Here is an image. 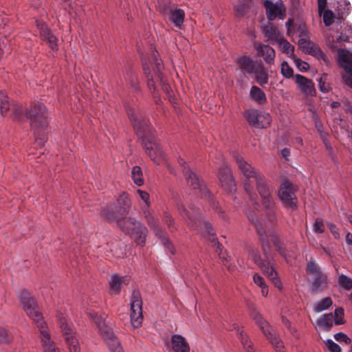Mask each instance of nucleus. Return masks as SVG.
I'll use <instances>...</instances> for the list:
<instances>
[{"mask_svg": "<svg viewBox=\"0 0 352 352\" xmlns=\"http://www.w3.org/2000/svg\"><path fill=\"white\" fill-rule=\"evenodd\" d=\"M248 220L256 228L257 234L261 243V247L265 259L261 258L258 252L251 249L249 250L248 256L257 267L263 271V274L272 280L275 287L278 289L282 288V283L278 276L277 272L274 269L275 261L271 252V245L269 243L267 236L265 234V230L262 227L261 222L258 219L256 212L250 208L243 209Z\"/></svg>", "mask_w": 352, "mask_h": 352, "instance_id": "nucleus-1", "label": "nucleus"}, {"mask_svg": "<svg viewBox=\"0 0 352 352\" xmlns=\"http://www.w3.org/2000/svg\"><path fill=\"white\" fill-rule=\"evenodd\" d=\"M126 111L138 135L142 138L146 152L151 160L156 164L165 162L164 153L153 136L149 121L138 108L127 107Z\"/></svg>", "mask_w": 352, "mask_h": 352, "instance_id": "nucleus-2", "label": "nucleus"}, {"mask_svg": "<svg viewBox=\"0 0 352 352\" xmlns=\"http://www.w3.org/2000/svg\"><path fill=\"white\" fill-rule=\"evenodd\" d=\"M19 297L23 310L29 318L37 324L41 334V342L43 352H60L59 349L51 339L46 323L43 320V314L36 300L27 291L21 292Z\"/></svg>", "mask_w": 352, "mask_h": 352, "instance_id": "nucleus-3", "label": "nucleus"}, {"mask_svg": "<svg viewBox=\"0 0 352 352\" xmlns=\"http://www.w3.org/2000/svg\"><path fill=\"white\" fill-rule=\"evenodd\" d=\"M151 54L148 58V63H143L144 71L148 78V87L155 99V102L159 104L160 99L157 98L155 91L157 86H161L162 89L168 92L169 85L164 78L162 69L164 65L159 58V53L153 46H151Z\"/></svg>", "mask_w": 352, "mask_h": 352, "instance_id": "nucleus-4", "label": "nucleus"}, {"mask_svg": "<svg viewBox=\"0 0 352 352\" xmlns=\"http://www.w3.org/2000/svg\"><path fill=\"white\" fill-rule=\"evenodd\" d=\"M234 157L239 169L245 178L243 180L244 190L252 204L258 208L259 204L257 201V195L254 192L253 182H256L257 186L267 179L261 172L256 170L251 163L245 160L241 156L235 155Z\"/></svg>", "mask_w": 352, "mask_h": 352, "instance_id": "nucleus-5", "label": "nucleus"}, {"mask_svg": "<svg viewBox=\"0 0 352 352\" xmlns=\"http://www.w3.org/2000/svg\"><path fill=\"white\" fill-rule=\"evenodd\" d=\"M237 63L244 73L252 75L253 78L260 86L268 83L269 74L262 63L254 60L249 56H243L237 58Z\"/></svg>", "mask_w": 352, "mask_h": 352, "instance_id": "nucleus-6", "label": "nucleus"}, {"mask_svg": "<svg viewBox=\"0 0 352 352\" xmlns=\"http://www.w3.org/2000/svg\"><path fill=\"white\" fill-rule=\"evenodd\" d=\"M118 226L120 230L133 236L135 242L143 246L146 242L148 233L146 227L134 217H124L122 221H118Z\"/></svg>", "mask_w": 352, "mask_h": 352, "instance_id": "nucleus-7", "label": "nucleus"}, {"mask_svg": "<svg viewBox=\"0 0 352 352\" xmlns=\"http://www.w3.org/2000/svg\"><path fill=\"white\" fill-rule=\"evenodd\" d=\"M26 116L30 120L35 135H41L49 123L48 113L45 106L42 104H35L27 110Z\"/></svg>", "mask_w": 352, "mask_h": 352, "instance_id": "nucleus-8", "label": "nucleus"}, {"mask_svg": "<svg viewBox=\"0 0 352 352\" xmlns=\"http://www.w3.org/2000/svg\"><path fill=\"white\" fill-rule=\"evenodd\" d=\"M250 314L263 331L266 338L274 346L277 352H283V342L276 330L263 318L262 315L254 307L250 308Z\"/></svg>", "mask_w": 352, "mask_h": 352, "instance_id": "nucleus-9", "label": "nucleus"}, {"mask_svg": "<svg viewBox=\"0 0 352 352\" xmlns=\"http://www.w3.org/2000/svg\"><path fill=\"white\" fill-rule=\"evenodd\" d=\"M256 188L268 220L270 222H274L276 220V212L275 201L272 195L273 188L267 180L257 186Z\"/></svg>", "mask_w": 352, "mask_h": 352, "instance_id": "nucleus-10", "label": "nucleus"}, {"mask_svg": "<svg viewBox=\"0 0 352 352\" xmlns=\"http://www.w3.org/2000/svg\"><path fill=\"white\" fill-rule=\"evenodd\" d=\"M58 321L69 351L80 352V346L72 327V322L62 314H58Z\"/></svg>", "mask_w": 352, "mask_h": 352, "instance_id": "nucleus-11", "label": "nucleus"}, {"mask_svg": "<svg viewBox=\"0 0 352 352\" xmlns=\"http://www.w3.org/2000/svg\"><path fill=\"white\" fill-rule=\"evenodd\" d=\"M307 271L313 277L311 289L313 292H320L328 286L327 276L324 274L318 264L311 257L307 263Z\"/></svg>", "mask_w": 352, "mask_h": 352, "instance_id": "nucleus-12", "label": "nucleus"}, {"mask_svg": "<svg viewBox=\"0 0 352 352\" xmlns=\"http://www.w3.org/2000/svg\"><path fill=\"white\" fill-rule=\"evenodd\" d=\"M98 327V331L106 342L111 352H124L120 340L114 335L112 329L109 327L104 320L96 318L95 321Z\"/></svg>", "mask_w": 352, "mask_h": 352, "instance_id": "nucleus-13", "label": "nucleus"}, {"mask_svg": "<svg viewBox=\"0 0 352 352\" xmlns=\"http://www.w3.org/2000/svg\"><path fill=\"white\" fill-rule=\"evenodd\" d=\"M131 314L130 319L133 328H138L143 321L142 301L139 292L134 291L130 300Z\"/></svg>", "mask_w": 352, "mask_h": 352, "instance_id": "nucleus-14", "label": "nucleus"}, {"mask_svg": "<svg viewBox=\"0 0 352 352\" xmlns=\"http://www.w3.org/2000/svg\"><path fill=\"white\" fill-rule=\"evenodd\" d=\"M183 173L185 175L187 183L195 191L194 193L202 198L209 199L210 197V193L206 188V186L202 184L197 174L193 173L187 167H185L184 169H183Z\"/></svg>", "mask_w": 352, "mask_h": 352, "instance_id": "nucleus-15", "label": "nucleus"}, {"mask_svg": "<svg viewBox=\"0 0 352 352\" xmlns=\"http://www.w3.org/2000/svg\"><path fill=\"white\" fill-rule=\"evenodd\" d=\"M245 115L249 124L254 127L265 129L270 126L271 116L268 113L256 109H248Z\"/></svg>", "mask_w": 352, "mask_h": 352, "instance_id": "nucleus-16", "label": "nucleus"}, {"mask_svg": "<svg viewBox=\"0 0 352 352\" xmlns=\"http://www.w3.org/2000/svg\"><path fill=\"white\" fill-rule=\"evenodd\" d=\"M263 6L269 21H274L276 18L281 20L285 19L286 16V7L283 1L278 0L276 2L273 3L270 0H265L263 2Z\"/></svg>", "mask_w": 352, "mask_h": 352, "instance_id": "nucleus-17", "label": "nucleus"}, {"mask_svg": "<svg viewBox=\"0 0 352 352\" xmlns=\"http://www.w3.org/2000/svg\"><path fill=\"white\" fill-rule=\"evenodd\" d=\"M278 196L286 207L292 209H296L297 208L296 196L294 190V187L288 181L284 182L280 186Z\"/></svg>", "mask_w": 352, "mask_h": 352, "instance_id": "nucleus-18", "label": "nucleus"}, {"mask_svg": "<svg viewBox=\"0 0 352 352\" xmlns=\"http://www.w3.org/2000/svg\"><path fill=\"white\" fill-rule=\"evenodd\" d=\"M150 203L144 204V205L141 206V209L142 212L146 219L147 223L151 230H153L155 235L157 236L160 239L162 243L166 245L168 248H170V243L168 242V239L164 235L163 231L162 230L160 226L157 223L156 219L150 214L149 212Z\"/></svg>", "mask_w": 352, "mask_h": 352, "instance_id": "nucleus-19", "label": "nucleus"}, {"mask_svg": "<svg viewBox=\"0 0 352 352\" xmlns=\"http://www.w3.org/2000/svg\"><path fill=\"white\" fill-rule=\"evenodd\" d=\"M217 176L223 189L228 192L236 191V185L229 166L223 163L219 168Z\"/></svg>", "mask_w": 352, "mask_h": 352, "instance_id": "nucleus-20", "label": "nucleus"}, {"mask_svg": "<svg viewBox=\"0 0 352 352\" xmlns=\"http://www.w3.org/2000/svg\"><path fill=\"white\" fill-rule=\"evenodd\" d=\"M294 80L298 89L304 95L307 97L315 96V85L311 79H309L302 75L296 74L294 76Z\"/></svg>", "mask_w": 352, "mask_h": 352, "instance_id": "nucleus-21", "label": "nucleus"}, {"mask_svg": "<svg viewBox=\"0 0 352 352\" xmlns=\"http://www.w3.org/2000/svg\"><path fill=\"white\" fill-rule=\"evenodd\" d=\"M37 27L40 30L41 37L47 42L49 47L53 51L58 50L56 37L52 33L47 26L42 22H37Z\"/></svg>", "mask_w": 352, "mask_h": 352, "instance_id": "nucleus-22", "label": "nucleus"}, {"mask_svg": "<svg viewBox=\"0 0 352 352\" xmlns=\"http://www.w3.org/2000/svg\"><path fill=\"white\" fill-rule=\"evenodd\" d=\"M164 16H168V19L175 27L180 28L184 21L185 13L182 9L171 7L164 8L163 10Z\"/></svg>", "mask_w": 352, "mask_h": 352, "instance_id": "nucleus-23", "label": "nucleus"}, {"mask_svg": "<svg viewBox=\"0 0 352 352\" xmlns=\"http://www.w3.org/2000/svg\"><path fill=\"white\" fill-rule=\"evenodd\" d=\"M130 278L128 276H122L118 274H112L109 280V294L111 295H118L120 293L123 285L129 284Z\"/></svg>", "mask_w": 352, "mask_h": 352, "instance_id": "nucleus-24", "label": "nucleus"}, {"mask_svg": "<svg viewBox=\"0 0 352 352\" xmlns=\"http://www.w3.org/2000/svg\"><path fill=\"white\" fill-rule=\"evenodd\" d=\"M338 63L344 69V71L352 76V55L342 48L338 50Z\"/></svg>", "mask_w": 352, "mask_h": 352, "instance_id": "nucleus-25", "label": "nucleus"}, {"mask_svg": "<svg viewBox=\"0 0 352 352\" xmlns=\"http://www.w3.org/2000/svg\"><path fill=\"white\" fill-rule=\"evenodd\" d=\"M131 207V201L128 194L123 192L122 193L116 201L115 208L119 215L122 217L126 216L129 212Z\"/></svg>", "mask_w": 352, "mask_h": 352, "instance_id": "nucleus-26", "label": "nucleus"}, {"mask_svg": "<svg viewBox=\"0 0 352 352\" xmlns=\"http://www.w3.org/2000/svg\"><path fill=\"white\" fill-rule=\"evenodd\" d=\"M201 230L206 234L208 236V238L210 240V241L212 243L213 245L217 248V252H218V254L219 255V257L222 259V260H226V258L223 256H221V250L223 248V246L221 245V244H220V243L217 240L216 237H215V232H214V229L212 228V226L210 225V223H208V221H204L201 223Z\"/></svg>", "mask_w": 352, "mask_h": 352, "instance_id": "nucleus-27", "label": "nucleus"}, {"mask_svg": "<svg viewBox=\"0 0 352 352\" xmlns=\"http://www.w3.org/2000/svg\"><path fill=\"white\" fill-rule=\"evenodd\" d=\"M257 54L263 57L264 61L267 65H272L274 63L275 51L269 45L258 44L256 47Z\"/></svg>", "mask_w": 352, "mask_h": 352, "instance_id": "nucleus-28", "label": "nucleus"}, {"mask_svg": "<svg viewBox=\"0 0 352 352\" xmlns=\"http://www.w3.org/2000/svg\"><path fill=\"white\" fill-rule=\"evenodd\" d=\"M170 342L174 352H190V346L186 338L182 335H173Z\"/></svg>", "mask_w": 352, "mask_h": 352, "instance_id": "nucleus-29", "label": "nucleus"}, {"mask_svg": "<svg viewBox=\"0 0 352 352\" xmlns=\"http://www.w3.org/2000/svg\"><path fill=\"white\" fill-rule=\"evenodd\" d=\"M262 32L268 41L272 43L278 42L281 38L278 28L272 23L262 27Z\"/></svg>", "mask_w": 352, "mask_h": 352, "instance_id": "nucleus-30", "label": "nucleus"}, {"mask_svg": "<svg viewBox=\"0 0 352 352\" xmlns=\"http://www.w3.org/2000/svg\"><path fill=\"white\" fill-rule=\"evenodd\" d=\"M265 234L267 233L265 232ZM266 235L267 236L269 241V237H270V239L278 254L283 257H286L287 250L286 248L284 247L283 242L282 241L280 236L278 234H276L275 232L273 230L269 232V235Z\"/></svg>", "mask_w": 352, "mask_h": 352, "instance_id": "nucleus-31", "label": "nucleus"}, {"mask_svg": "<svg viewBox=\"0 0 352 352\" xmlns=\"http://www.w3.org/2000/svg\"><path fill=\"white\" fill-rule=\"evenodd\" d=\"M250 98L258 104H265L267 98L264 91L257 86L253 85L250 91Z\"/></svg>", "mask_w": 352, "mask_h": 352, "instance_id": "nucleus-32", "label": "nucleus"}, {"mask_svg": "<svg viewBox=\"0 0 352 352\" xmlns=\"http://www.w3.org/2000/svg\"><path fill=\"white\" fill-rule=\"evenodd\" d=\"M102 217L109 221H116L118 224V221H122L124 217L119 215L115 208V206H107L102 210Z\"/></svg>", "mask_w": 352, "mask_h": 352, "instance_id": "nucleus-33", "label": "nucleus"}, {"mask_svg": "<svg viewBox=\"0 0 352 352\" xmlns=\"http://www.w3.org/2000/svg\"><path fill=\"white\" fill-rule=\"evenodd\" d=\"M234 329L236 331L237 335L241 344L246 352H253L252 343L249 339V337L245 333H243V331L237 324H234Z\"/></svg>", "mask_w": 352, "mask_h": 352, "instance_id": "nucleus-34", "label": "nucleus"}, {"mask_svg": "<svg viewBox=\"0 0 352 352\" xmlns=\"http://www.w3.org/2000/svg\"><path fill=\"white\" fill-rule=\"evenodd\" d=\"M333 316L332 314H324L316 321V324L323 329H329L333 326Z\"/></svg>", "mask_w": 352, "mask_h": 352, "instance_id": "nucleus-35", "label": "nucleus"}, {"mask_svg": "<svg viewBox=\"0 0 352 352\" xmlns=\"http://www.w3.org/2000/svg\"><path fill=\"white\" fill-rule=\"evenodd\" d=\"M332 303L331 298L325 297L314 304V311L316 313L324 311L329 308L332 305Z\"/></svg>", "mask_w": 352, "mask_h": 352, "instance_id": "nucleus-36", "label": "nucleus"}, {"mask_svg": "<svg viewBox=\"0 0 352 352\" xmlns=\"http://www.w3.org/2000/svg\"><path fill=\"white\" fill-rule=\"evenodd\" d=\"M253 281L254 284L261 287V294L263 296H267L268 294V287L266 285L263 277L258 273H256L253 276Z\"/></svg>", "mask_w": 352, "mask_h": 352, "instance_id": "nucleus-37", "label": "nucleus"}, {"mask_svg": "<svg viewBox=\"0 0 352 352\" xmlns=\"http://www.w3.org/2000/svg\"><path fill=\"white\" fill-rule=\"evenodd\" d=\"M143 173L139 166H135L131 170V177L133 182L138 186L144 184Z\"/></svg>", "mask_w": 352, "mask_h": 352, "instance_id": "nucleus-38", "label": "nucleus"}, {"mask_svg": "<svg viewBox=\"0 0 352 352\" xmlns=\"http://www.w3.org/2000/svg\"><path fill=\"white\" fill-rule=\"evenodd\" d=\"M250 1L251 0H240L239 3L234 6L235 15L238 17L244 16L250 6Z\"/></svg>", "mask_w": 352, "mask_h": 352, "instance_id": "nucleus-39", "label": "nucleus"}, {"mask_svg": "<svg viewBox=\"0 0 352 352\" xmlns=\"http://www.w3.org/2000/svg\"><path fill=\"white\" fill-rule=\"evenodd\" d=\"M279 46L281 47L283 52L287 54L289 57H294V47L290 44L286 39L280 38L278 40Z\"/></svg>", "mask_w": 352, "mask_h": 352, "instance_id": "nucleus-40", "label": "nucleus"}, {"mask_svg": "<svg viewBox=\"0 0 352 352\" xmlns=\"http://www.w3.org/2000/svg\"><path fill=\"white\" fill-rule=\"evenodd\" d=\"M338 285L345 290L349 291L352 289V279L342 274L338 276Z\"/></svg>", "mask_w": 352, "mask_h": 352, "instance_id": "nucleus-41", "label": "nucleus"}, {"mask_svg": "<svg viewBox=\"0 0 352 352\" xmlns=\"http://www.w3.org/2000/svg\"><path fill=\"white\" fill-rule=\"evenodd\" d=\"M298 44L305 54H309V51L311 50V48L315 45L311 41L307 40L306 38H300Z\"/></svg>", "mask_w": 352, "mask_h": 352, "instance_id": "nucleus-42", "label": "nucleus"}, {"mask_svg": "<svg viewBox=\"0 0 352 352\" xmlns=\"http://www.w3.org/2000/svg\"><path fill=\"white\" fill-rule=\"evenodd\" d=\"M344 309L342 307L336 308L334 311V318H333L335 324H343L345 322L344 319Z\"/></svg>", "mask_w": 352, "mask_h": 352, "instance_id": "nucleus-43", "label": "nucleus"}, {"mask_svg": "<svg viewBox=\"0 0 352 352\" xmlns=\"http://www.w3.org/2000/svg\"><path fill=\"white\" fill-rule=\"evenodd\" d=\"M308 54H311L316 57L318 59H322L325 63H327L328 60V58L325 55V54L320 47H317L316 45H314V47L311 48V50L309 51Z\"/></svg>", "mask_w": 352, "mask_h": 352, "instance_id": "nucleus-44", "label": "nucleus"}, {"mask_svg": "<svg viewBox=\"0 0 352 352\" xmlns=\"http://www.w3.org/2000/svg\"><path fill=\"white\" fill-rule=\"evenodd\" d=\"M327 78V75L324 74L318 80V88L320 90V91H322L323 93H327L331 89V87H330L329 84L326 82Z\"/></svg>", "mask_w": 352, "mask_h": 352, "instance_id": "nucleus-45", "label": "nucleus"}, {"mask_svg": "<svg viewBox=\"0 0 352 352\" xmlns=\"http://www.w3.org/2000/svg\"><path fill=\"white\" fill-rule=\"evenodd\" d=\"M322 12L323 21L325 26H330L333 23V19L335 17L333 12L330 10H324Z\"/></svg>", "mask_w": 352, "mask_h": 352, "instance_id": "nucleus-46", "label": "nucleus"}, {"mask_svg": "<svg viewBox=\"0 0 352 352\" xmlns=\"http://www.w3.org/2000/svg\"><path fill=\"white\" fill-rule=\"evenodd\" d=\"M294 32L298 34V36L300 37V38L308 37V30L305 24L303 23L294 25L293 33Z\"/></svg>", "mask_w": 352, "mask_h": 352, "instance_id": "nucleus-47", "label": "nucleus"}, {"mask_svg": "<svg viewBox=\"0 0 352 352\" xmlns=\"http://www.w3.org/2000/svg\"><path fill=\"white\" fill-rule=\"evenodd\" d=\"M280 72L281 74L286 78H289L292 77L294 74L293 69L289 65V64L286 61H283L281 63Z\"/></svg>", "mask_w": 352, "mask_h": 352, "instance_id": "nucleus-48", "label": "nucleus"}, {"mask_svg": "<svg viewBox=\"0 0 352 352\" xmlns=\"http://www.w3.org/2000/svg\"><path fill=\"white\" fill-rule=\"evenodd\" d=\"M313 231L315 233H323L324 225L322 219H316L313 224Z\"/></svg>", "mask_w": 352, "mask_h": 352, "instance_id": "nucleus-49", "label": "nucleus"}, {"mask_svg": "<svg viewBox=\"0 0 352 352\" xmlns=\"http://www.w3.org/2000/svg\"><path fill=\"white\" fill-rule=\"evenodd\" d=\"M294 60L296 66L301 72H307L309 69V65L307 62L303 61L300 58H298L296 56L294 57Z\"/></svg>", "mask_w": 352, "mask_h": 352, "instance_id": "nucleus-50", "label": "nucleus"}, {"mask_svg": "<svg viewBox=\"0 0 352 352\" xmlns=\"http://www.w3.org/2000/svg\"><path fill=\"white\" fill-rule=\"evenodd\" d=\"M334 338L336 341L339 342H344L346 344L351 343V339L347 336L346 334L339 332L334 335Z\"/></svg>", "mask_w": 352, "mask_h": 352, "instance_id": "nucleus-51", "label": "nucleus"}, {"mask_svg": "<svg viewBox=\"0 0 352 352\" xmlns=\"http://www.w3.org/2000/svg\"><path fill=\"white\" fill-rule=\"evenodd\" d=\"M325 344L330 352H341L340 346L331 339H327Z\"/></svg>", "mask_w": 352, "mask_h": 352, "instance_id": "nucleus-52", "label": "nucleus"}, {"mask_svg": "<svg viewBox=\"0 0 352 352\" xmlns=\"http://www.w3.org/2000/svg\"><path fill=\"white\" fill-rule=\"evenodd\" d=\"M164 221L171 232L177 229L174 219L167 212L164 214Z\"/></svg>", "mask_w": 352, "mask_h": 352, "instance_id": "nucleus-53", "label": "nucleus"}, {"mask_svg": "<svg viewBox=\"0 0 352 352\" xmlns=\"http://www.w3.org/2000/svg\"><path fill=\"white\" fill-rule=\"evenodd\" d=\"M336 41L340 44H344L345 43H352L351 36H349L346 32H341L340 35L336 38Z\"/></svg>", "mask_w": 352, "mask_h": 352, "instance_id": "nucleus-54", "label": "nucleus"}, {"mask_svg": "<svg viewBox=\"0 0 352 352\" xmlns=\"http://www.w3.org/2000/svg\"><path fill=\"white\" fill-rule=\"evenodd\" d=\"M11 340V338L8 336L6 329L0 327V343H8Z\"/></svg>", "mask_w": 352, "mask_h": 352, "instance_id": "nucleus-55", "label": "nucleus"}, {"mask_svg": "<svg viewBox=\"0 0 352 352\" xmlns=\"http://www.w3.org/2000/svg\"><path fill=\"white\" fill-rule=\"evenodd\" d=\"M10 109V103L7 98L1 100L0 103V111L3 116L6 115Z\"/></svg>", "mask_w": 352, "mask_h": 352, "instance_id": "nucleus-56", "label": "nucleus"}, {"mask_svg": "<svg viewBox=\"0 0 352 352\" xmlns=\"http://www.w3.org/2000/svg\"><path fill=\"white\" fill-rule=\"evenodd\" d=\"M327 226H328L331 232L333 235V236L336 239H339L340 238V233H339V230L337 228L336 226L334 223H331V222L327 223Z\"/></svg>", "mask_w": 352, "mask_h": 352, "instance_id": "nucleus-57", "label": "nucleus"}, {"mask_svg": "<svg viewBox=\"0 0 352 352\" xmlns=\"http://www.w3.org/2000/svg\"><path fill=\"white\" fill-rule=\"evenodd\" d=\"M138 194L139 195L140 199L144 201V204L150 203L149 199L150 195L148 192L144 190L138 189L137 190Z\"/></svg>", "mask_w": 352, "mask_h": 352, "instance_id": "nucleus-58", "label": "nucleus"}, {"mask_svg": "<svg viewBox=\"0 0 352 352\" xmlns=\"http://www.w3.org/2000/svg\"><path fill=\"white\" fill-rule=\"evenodd\" d=\"M293 19H289L285 23V25L287 27V34L288 36H292L293 35V30H294V25H293Z\"/></svg>", "mask_w": 352, "mask_h": 352, "instance_id": "nucleus-59", "label": "nucleus"}, {"mask_svg": "<svg viewBox=\"0 0 352 352\" xmlns=\"http://www.w3.org/2000/svg\"><path fill=\"white\" fill-rule=\"evenodd\" d=\"M313 117L314 118V124H315L316 129H317V131L319 133H322V131H323V126H322V122L319 120V119L318 118V117L316 114H314Z\"/></svg>", "mask_w": 352, "mask_h": 352, "instance_id": "nucleus-60", "label": "nucleus"}, {"mask_svg": "<svg viewBox=\"0 0 352 352\" xmlns=\"http://www.w3.org/2000/svg\"><path fill=\"white\" fill-rule=\"evenodd\" d=\"M327 5V0H318V10L320 14L324 10Z\"/></svg>", "mask_w": 352, "mask_h": 352, "instance_id": "nucleus-61", "label": "nucleus"}, {"mask_svg": "<svg viewBox=\"0 0 352 352\" xmlns=\"http://www.w3.org/2000/svg\"><path fill=\"white\" fill-rule=\"evenodd\" d=\"M212 207L216 210V212L221 217L222 219H226V216L224 214V212L218 206L217 204L213 203Z\"/></svg>", "mask_w": 352, "mask_h": 352, "instance_id": "nucleus-62", "label": "nucleus"}, {"mask_svg": "<svg viewBox=\"0 0 352 352\" xmlns=\"http://www.w3.org/2000/svg\"><path fill=\"white\" fill-rule=\"evenodd\" d=\"M280 153L282 157H284L286 160H287L288 157L290 155V150L287 148H284L283 149H282Z\"/></svg>", "mask_w": 352, "mask_h": 352, "instance_id": "nucleus-63", "label": "nucleus"}, {"mask_svg": "<svg viewBox=\"0 0 352 352\" xmlns=\"http://www.w3.org/2000/svg\"><path fill=\"white\" fill-rule=\"evenodd\" d=\"M346 242L349 245H352V234L351 232H347L345 236Z\"/></svg>", "mask_w": 352, "mask_h": 352, "instance_id": "nucleus-64", "label": "nucleus"}]
</instances>
